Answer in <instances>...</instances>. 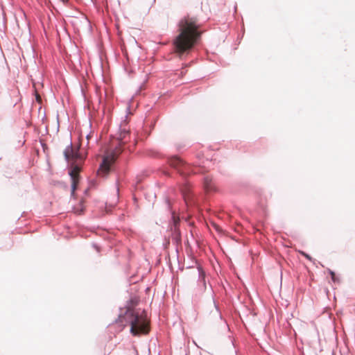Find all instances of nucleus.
I'll list each match as a JSON object with an SVG mask.
<instances>
[{
	"instance_id": "6e6552de",
	"label": "nucleus",
	"mask_w": 355,
	"mask_h": 355,
	"mask_svg": "<svg viewBox=\"0 0 355 355\" xmlns=\"http://www.w3.org/2000/svg\"><path fill=\"white\" fill-rule=\"evenodd\" d=\"M204 184L205 187L208 191L214 190V187L212 185V179L209 176H206L204 178Z\"/></svg>"
},
{
	"instance_id": "f03ea898",
	"label": "nucleus",
	"mask_w": 355,
	"mask_h": 355,
	"mask_svg": "<svg viewBox=\"0 0 355 355\" xmlns=\"http://www.w3.org/2000/svg\"><path fill=\"white\" fill-rule=\"evenodd\" d=\"M121 322L123 320L130 325V332L136 336L139 334H146L148 331V324L145 315L139 314L135 310L128 309L123 316H120Z\"/></svg>"
},
{
	"instance_id": "f8f14e48",
	"label": "nucleus",
	"mask_w": 355,
	"mask_h": 355,
	"mask_svg": "<svg viewBox=\"0 0 355 355\" xmlns=\"http://www.w3.org/2000/svg\"><path fill=\"white\" fill-rule=\"evenodd\" d=\"M93 246L96 249L97 251H99L98 247L96 244H94Z\"/></svg>"
},
{
	"instance_id": "2eb2a0df",
	"label": "nucleus",
	"mask_w": 355,
	"mask_h": 355,
	"mask_svg": "<svg viewBox=\"0 0 355 355\" xmlns=\"http://www.w3.org/2000/svg\"><path fill=\"white\" fill-rule=\"evenodd\" d=\"M119 188H117V189H116V191H117V193H119Z\"/></svg>"
},
{
	"instance_id": "20e7f679",
	"label": "nucleus",
	"mask_w": 355,
	"mask_h": 355,
	"mask_svg": "<svg viewBox=\"0 0 355 355\" xmlns=\"http://www.w3.org/2000/svg\"><path fill=\"white\" fill-rule=\"evenodd\" d=\"M168 162L170 166L177 169L180 173L182 175L186 174V172L184 171L183 168H184L187 166L178 157L175 156L171 157Z\"/></svg>"
},
{
	"instance_id": "9d476101",
	"label": "nucleus",
	"mask_w": 355,
	"mask_h": 355,
	"mask_svg": "<svg viewBox=\"0 0 355 355\" xmlns=\"http://www.w3.org/2000/svg\"><path fill=\"white\" fill-rule=\"evenodd\" d=\"M331 279L334 282H338V279L336 277V275H334V276H332L331 277Z\"/></svg>"
},
{
	"instance_id": "f257e3e1",
	"label": "nucleus",
	"mask_w": 355,
	"mask_h": 355,
	"mask_svg": "<svg viewBox=\"0 0 355 355\" xmlns=\"http://www.w3.org/2000/svg\"><path fill=\"white\" fill-rule=\"evenodd\" d=\"M179 35L173 41L175 52L182 56L193 48L200 37L193 18H184L179 23Z\"/></svg>"
},
{
	"instance_id": "ddd939ff",
	"label": "nucleus",
	"mask_w": 355,
	"mask_h": 355,
	"mask_svg": "<svg viewBox=\"0 0 355 355\" xmlns=\"http://www.w3.org/2000/svg\"><path fill=\"white\" fill-rule=\"evenodd\" d=\"M86 138H87V140H89V135H87L86 136Z\"/></svg>"
},
{
	"instance_id": "39448f33",
	"label": "nucleus",
	"mask_w": 355,
	"mask_h": 355,
	"mask_svg": "<svg viewBox=\"0 0 355 355\" xmlns=\"http://www.w3.org/2000/svg\"><path fill=\"white\" fill-rule=\"evenodd\" d=\"M64 156L67 161H69L70 159L74 160L80 158V155L78 150H75L73 148L72 143L70 142L69 144L67 146L65 150H64Z\"/></svg>"
},
{
	"instance_id": "4468645a",
	"label": "nucleus",
	"mask_w": 355,
	"mask_h": 355,
	"mask_svg": "<svg viewBox=\"0 0 355 355\" xmlns=\"http://www.w3.org/2000/svg\"><path fill=\"white\" fill-rule=\"evenodd\" d=\"M155 2V0H152L151 5H153Z\"/></svg>"
},
{
	"instance_id": "0eeeda50",
	"label": "nucleus",
	"mask_w": 355,
	"mask_h": 355,
	"mask_svg": "<svg viewBox=\"0 0 355 355\" xmlns=\"http://www.w3.org/2000/svg\"><path fill=\"white\" fill-rule=\"evenodd\" d=\"M198 285L202 292L206 290L205 272L200 266L198 267Z\"/></svg>"
},
{
	"instance_id": "9b49d317",
	"label": "nucleus",
	"mask_w": 355,
	"mask_h": 355,
	"mask_svg": "<svg viewBox=\"0 0 355 355\" xmlns=\"http://www.w3.org/2000/svg\"><path fill=\"white\" fill-rule=\"evenodd\" d=\"M327 270H328V272L330 274L331 277L334 276L335 273L334 271H332L330 269H328Z\"/></svg>"
},
{
	"instance_id": "7ed1b4c3",
	"label": "nucleus",
	"mask_w": 355,
	"mask_h": 355,
	"mask_svg": "<svg viewBox=\"0 0 355 355\" xmlns=\"http://www.w3.org/2000/svg\"><path fill=\"white\" fill-rule=\"evenodd\" d=\"M120 150L116 148L112 151H107L103 155V160L98 170V175H106L110 169V166L115 162Z\"/></svg>"
},
{
	"instance_id": "1a4fd4ad",
	"label": "nucleus",
	"mask_w": 355,
	"mask_h": 355,
	"mask_svg": "<svg viewBox=\"0 0 355 355\" xmlns=\"http://www.w3.org/2000/svg\"><path fill=\"white\" fill-rule=\"evenodd\" d=\"M300 253L303 255L305 258H306L309 261H312V258L310 255H309L308 254H306V252H303V251H300Z\"/></svg>"
},
{
	"instance_id": "423d86ee",
	"label": "nucleus",
	"mask_w": 355,
	"mask_h": 355,
	"mask_svg": "<svg viewBox=\"0 0 355 355\" xmlns=\"http://www.w3.org/2000/svg\"><path fill=\"white\" fill-rule=\"evenodd\" d=\"M80 168L78 166H75L72 169L69 171V175L71 179V196L74 195L78 184V173Z\"/></svg>"
}]
</instances>
